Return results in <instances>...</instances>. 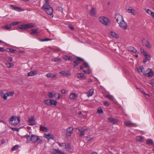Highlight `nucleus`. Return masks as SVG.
<instances>
[{
  "label": "nucleus",
  "mask_w": 154,
  "mask_h": 154,
  "mask_svg": "<svg viewBox=\"0 0 154 154\" xmlns=\"http://www.w3.org/2000/svg\"><path fill=\"white\" fill-rule=\"evenodd\" d=\"M126 10L129 13H131L132 14L135 16L136 15V14L135 13V11L134 9L132 8L131 7H130L128 8H126Z\"/></svg>",
  "instance_id": "obj_12"
},
{
  "label": "nucleus",
  "mask_w": 154,
  "mask_h": 154,
  "mask_svg": "<svg viewBox=\"0 0 154 154\" xmlns=\"http://www.w3.org/2000/svg\"><path fill=\"white\" fill-rule=\"evenodd\" d=\"M57 143L59 146H60L61 147L63 148H64V147H65V146L66 145V143H60L59 142H57Z\"/></svg>",
  "instance_id": "obj_34"
},
{
  "label": "nucleus",
  "mask_w": 154,
  "mask_h": 154,
  "mask_svg": "<svg viewBox=\"0 0 154 154\" xmlns=\"http://www.w3.org/2000/svg\"><path fill=\"white\" fill-rule=\"evenodd\" d=\"M104 104L106 106H108L109 105V103L107 101H104Z\"/></svg>",
  "instance_id": "obj_62"
},
{
  "label": "nucleus",
  "mask_w": 154,
  "mask_h": 154,
  "mask_svg": "<svg viewBox=\"0 0 154 154\" xmlns=\"http://www.w3.org/2000/svg\"><path fill=\"white\" fill-rule=\"evenodd\" d=\"M100 22L105 25H108L110 22L108 19L103 16L100 17L99 18Z\"/></svg>",
  "instance_id": "obj_4"
},
{
  "label": "nucleus",
  "mask_w": 154,
  "mask_h": 154,
  "mask_svg": "<svg viewBox=\"0 0 154 154\" xmlns=\"http://www.w3.org/2000/svg\"><path fill=\"white\" fill-rule=\"evenodd\" d=\"M59 73L64 76H69L70 75V72L68 71H62L60 72Z\"/></svg>",
  "instance_id": "obj_15"
},
{
  "label": "nucleus",
  "mask_w": 154,
  "mask_h": 154,
  "mask_svg": "<svg viewBox=\"0 0 154 154\" xmlns=\"http://www.w3.org/2000/svg\"><path fill=\"white\" fill-rule=\"evenodd\" d=\"M109 34L112 36L113 37L116 38L118 37L117 35L114 32H109Z\"/></svg>",
  "instance_id": "obj_31"
},
{
  "label": "nucleus",
  "mask_w": 154,
  "mask_h": 154,
  "mask_svg": "<svg viewBox=\"0 0 154 154\" xmlns=\"http://www.w3.org/2000/svg\"><path fill=\"white\" fill-rule=\"evenodd\" d=\"M46 76L49 79H53L54 78L57 77V75L55 74H53L52 73H48L46 75Z\"/></svg>",
  "instance_id": "obj_14"
},
{
  "label": "nucleus",
  "mask_w": 154,
  "mask_h": 154,
  "mask_svg": "<svg viewBox=\"0 0 154 154\" xmlns=\"http://www.w3.org/2000/svg\"><path fill=\"white\" fill-rule=\"evenodd\" d=\"M11 25L10 24L9 25H6L4 27H3L2 28H5L6 30H8L10 29L11 27Z\"/></svg>",
  "instance_id": "obj_39"
},
{
  "label": "nucleus",
  "mask_w": 154,
  "mask_h": 154,
  "mask_svg": "<svg viewBox=\"0 0 154 154\" xmlns=\"http://www.w3.org/2000/svg\"><path fill=\"white\" fill-rule=\"evenodd\" d=\"M45 11L48 14L51 15L53 13V10L52 8H49V9L45 10Z\"/></svg>",
  "instance_id": "obj_22"
},
{
  "label": "nucleus",
  "mask_w": 154,
  "mask_h": 154,
  "mask_svg": "<svg viewBox=\"0 0 154 154\" xmlns=\"http://www.w3.org/2000/svg\"><path fill=\"white\" fill-rule=\"evenodd\" d=\"M65 148L68 151H70L72 149L71 146V144L68 143L67 144H66L65 146Z\"/></svg>",
  "instance_id": "obj_28"
},
{
  "label": "nucleus",
  "mask_w": 154,
  "mask_h": 154,
  "mask_svg": "<svg viewBox=\"0 0 154 154\" xmlns=\"http://www.w3.org/2000/svg\"><path fill=\"white\" fill-rule=\"evenodd\" d=\"M37 74V71L36 70H32L28 73L27 76H32Z\"/></svg>",
  "instance_id": "obj_21"
},
{
  "label": "nucleus",
  "mask_w": 154,
  "mask_h": 154,
  "mask_svg": "<svg viewBox=\"0 0 154 154\" xmlns=\"http://www.w3.org/2000/svg\"><path fill=\"white\" fill-rule=\"evenodd\" d=\"M83 72L85 73V74H90V72L88 71L87 70H83Z\"/></svg>",
  "instance_id": "obj_61"
},
{
  "label": "nucleus",
  "mask_w": 154,
  "mask_h": 154,
  "mask_svg": "<svg viewBox=\"0 0 154 154\" xmlns=\"http://www.w3.org/2000/svg\"><path fill=\"white\" fill-rule=\"evenodd\" d=\"M97 112L99 114H102L103 113V109H100L98 110Z\"/></svg>",
  "instance_id": "obj_53"
},
{
  "label": "nucleus",
  "mask_w": 154,
  "mask_h": 154,
  "mask_svg": "<svg viewBox=\"0 0 154 154\" xmlns=\"http://www.w3.org/2000/svg\"><path fill=\"white\" fill-rule=\"evenodd\" d=\"M144 56H145V59L147 61L149 60H150L151 57L150 55H148V54Z\"/></svg>",
  "instance_id": "obj_43"
},
{
  "label": "nucleus",
  "mask_w": 154,
  "mask_h": 154,
  "mask_svg": "<svg viewBox=\"0 0 154 154\" xmlns=\"http://www.w3.org/2000/svg\"><path fill=\"white\" fill-rule=\"evenodd\" d=\"M38 29H33L31 30V31L29 32V33L32 35H36L38 33Z\"/></svg>",
  "instance_id": "obj_20"
},
{
  "label": "nucleus",
  "mask_w": 154,
  "mask_h": 154,
  "mask_svg": "<svg viewBox=\"0 0 154 154\" xmlns=\"http://www.w3.org/2000/svg\"><path fill=\"white\" fill-rule=\"evenodd\" d=\"M76 75L78 78H82V79H86V76L84 75L83 73H77Z\"/></svg>",
  "instance_id": "obj_16"
},
{
  "label": "nucleus",
  "mask_w": 154,
  "mask_h": 154,
  "mask_svg": "<svg viewBox=\"0 0 154 154\" xmlns=\"http://www.w3.org/2000/svg\"><path fill=\"white\" fill-rule=\"evenodd\" d=\"M39 130L45 132H47L48 131V129L47 127L43 126L42 125H41L39 127Z\"/></svg>",
  "instance_id": "obj_24"
},
{
  "label": "nucleus",
  "mask_w": 154,
  "mask_h": 154,
  "mask_svg": "<svg viewBox=\"0 0 154 154\" xmlns=\"http://www.w3.org/2000/svg\"><path fill=\"white\" fill-rule=\"evenodd\" d=\"M7 66L9 68L11 67L14 66V64L12 63H6Z\"/></svg>",
  "instance_id": "obj_45"
},
{
  "label": "nucleus",
  "mask_w": 154,
  "mask_h": 154,
  "mask_svg": "<svg viewBox=\"0 0 154 154\" xmlns=\"http://www.w3.org/2000/svg\"><path fill=\"white\" fill-rule=\"evenodd\" d=\"M6 51L8 52H10L11 53H14L15 54L17 53V51L15 49H13L11 48H8Z\"/></svg>",
  "instance_id": "obj_27"
},
{
  "label": "nucleus",
  "mask_w": 154,
  "mask_h": 154,
  "mask_svg": "<svg viewBox=\"0 0 154 154\" xmlns=\"http://www.w3.org/2000/svg\"><path fill=\"white\" fill-rule=\"evenodd\" d=\"M150 84L151 85L154 84V79H152L150 80Z\"/></svg>",
  "instance_id": "obj_60"
},
{
  "label": "nucleus",
  "mask_w": 154,
  "mask_h": 154,
  "mask_svg": "<svg viewBox=\"0 0 154 154\" xmlns=\"http://www.w3.org/2000/svg\"><path fill=\"white\" fill-rule=\"evenodd\" d=\"M12 129L13 131H18L19 130V128H12Z\"/></svg>",
  "instance_id": "obj_57"
},
{
  "label": "nucleus",
  "mask_w": 154,
  "mask_h": 154,
  "mask_svg": "<svg viewBox=\"0 0 154 154\" xmlns=\"http://www.w3.org/2000/svg\"><path fill=\"white\" fill-rule=\"evenodd\" d=\"M7 92L5 94L3 97V98L5 100H6L7 99V97H8L7 96Z\"/></svg>",
  "instance_id": "obj_50"
},
{
  "label": "nucleus",
  "mask_w": 154,
  "mask_h": 154,
  "mask_svg": "<svg viewBox=\"0 0 154 154\" xmlns=\"http://www.w3.org/2000/svg\"><path fill=\"white\" fill-rule=\"evenodd\" d=\"M73 130L72 127H69L66 130V136H70Z\"/></svg>",
  "instance_id": "obj_11"
},
{
  "label": "nucleus",
  "mask_w": 154,
  "mask_h": 154,
  "mask_svg": "<svg viewBox=\"0 0 154 154\" xmlns=\"http://www.w3.org/2000/svg\"><path fill=\"white\" fill-rule=\"evenodd\" d=\"M5 143V140L4 139H3L1 140V143L2 144Z\"/></svg>",
  "instance_id": "obj_64"
},
{
  "label": "nucleus",
  "mask_w": 154,
  "mask_h": 154,
  "mask_svg": "<svg viewBox=\"0 0 154 154\" xmlns=\"http://www.w3.org/2000/svg\"><path fill=\"white\" fill-rule=\"evenodd\" d=\"M18 24V22H14L11 24V26L16 25Z\"/></svg>",
  "instance_id": "obj_58"
},
{
  "label": "nucleus",
  "mask_w": 154,
  "mask_h": 154,
  "mask_svg": "<svg viewBox=\"0 0 154 154\" xmlns=\"http://www.w3.org/2000/svg\"><path fill=\"white\" fill-rule=\"evenodd\" d=\"M60 94L58 93H56L54 94V96L56 98V99H59L60 98Z\"/></svg>",
  "instance_id": "obj_38"
},
{
  "label": "nucleus",
  "mask_w": 154,
  "mask_h": 154,
  "mask_svg": "<svg viewBox=\"0 0 154 154\" xmlns=\"http://www.w3.org/2000/svg\"><path fill=\"white\" fill-rule=\"evenodd\" d=\"M28 124L29 125L32 126L35 125L34 117L32 116L29 119L28 121Z\"/></svg>",
  "instance_id": "obj_9"
},
{
  "label": "nucleus",
  "mask_w": 154,
  "mask_h": 154,
  "mask_svg": "<svg viewBox=\"0 0 154 154\" xmlns=\"http://www.w3.org/2000/svg\"><path fill=\"white\" fill-rule=\"evenodd\" d=\"M152 11L150 10L149 9H147L146 11V12L148 14H149L151 15V12H152Z\"/></svg>",
  "instance_id": "obj_55"
},
{
  "label": "nucleus",
  "mask_w": 154,
  "mask_h": 154,
  "mask_svg": "<svg viewBox=\"0 0 154 154\" xmlns=\"http://www.w3.org/2000/svg\"><path fill=\"white\" fill-rule=\"evenodd\" d=\"M146 143L149 145H153L154 144L153 142L152 139H149L146 140Z\"/></svg>",
  "instance_id": "obj_26"
},
{
  "label": "nucleus",
  "mask_w": 154,
  "mask_h": 154,
  "mask_svg": "<svg viewBox=\"0 0 154 154\" xmlns=\"http://www.w3.org/2000/svg\"><path fill=\"white\" fill-rule=\"evenodd\" d=\"M63 59L66 60H71L74 59L70 56H67V55H65L63 56Z\"/></svg>",
  "instance_id": "obj_33"
},
{
  "label": "nucleus",
  "mask_w": 154,
  "mask_h": 154,
  "mask_svg": "<svg viewBox=\"0 0 154 154\" xmlns=\"http://www.w3.org/2000/svg\"><path fill=\"white\" fill-rule=\"evenodd\" d=\"M77 129H78L79 131L80 132L79 136L82 137L85 135V132L87 130L88 128L86 126H84L82 127L77 128Z\"/></svg>",
  "instance_id": "obj_6"
},
{
  "label": "nucleus",
  "mask_w": 154,
  "mask_h": 154,
  "mask_svg": "<svg viewBox=\"0 0 154 154\" xmlns=\"http://www.w3.org/2000/svg\"><path fill=\"white\" fill-rule=\"evenodd\" d=\"M44 134L45 135V137L48 140L50 139H54V137L50 134H46V133H45Z\"/></svg>",
  "instance_id": "obj_19"
},
{
  "label": "nucleus",
  "mask_w": 154,
  "mask_h": 154,
  "mask_svg": "<svg viewBox=\"0 0 154 154\" xmlns=\"http://www.w3.org/2000/svg\"><path fill=\"white\" fill-rule=\"evenodd\" d=\"M140 52L144 56L146 55L147 54V53L145 52L144 49L142 48L140 49Z\"/></svg>",
  "instance_id": "obj_44"
},
{
  "label": "nucleus",
  "mask_w": 154,
  "mask_h": 154,
  "mask_svg": "<svg viewBox=\"0 0 154 154\" xmlns=\"http://www.w3.org/2000/svg\"><path fill=\"white\" fill-rule=\"evenodd\" d=\"M18 146L17 145L14 146L11 149V150L12 151H13L14 150H17L18 148Z\"/></svg>",
  "instance_id": "obj_42"
},
{
  "label": "nucleus",
  "mask_w": 154,
  "mask_h": 154,
  "mask_svg": "<svg viewBox=\"0 0 154 154\" xmlns=\"http://www.w3.org/2000/svg\"><path fill=\"white\" fill-rule=\"evenodd\" d=\"M120 27L125 30L127 29L128 26L124 20V19L121 20V22L118 23Z\"/></svg>",
  "instance_id": "obj_8"
},
{
  "label": "nucleus",
  "mask_w": 154,
  "mask_h": 154,
  "mask_svg": "<svg viewBox=\"0 0 154 154\" xmlns=\"http://www.w3.org/2000/svg\"><path fill=\"white\" fill-rule=\"evenodd\" d=\"M20 119L19 117L13 116L10 119L9 122L11 124L14 125H16L20 123Z\"/></svg>",
  "instance_id": "obj_2"
},
{
  "label": "nucleus",
  "mask_w": 154,
  "mask_h": 154,
  "mask_svg": "<svg viewBox=\"0 0 154 154\" xmlns=\"http://www.w3.org/2000/svg\"><path fill=\"white\" fill-rule=\"evenodd\" d=\"M57 102L56 100H51V105H54V106H55L57 105Z\"/></svg>",
  "instance_id": "obj_40"
},
{
  "label": "nucleus",
  "mask_w": 154,
  "mask_h": 154,
  "mask_svg": "<svg viewBox=\"0 0 154 154\" xmlns=\"http://www.w3.org/2000/svg\"><path fill=\"white\" fill-rule=\"evenodd\" d=\"M14 91H8L7 92V96L8 97L13 96L14 95Z\"/></svg>",
  "instance_id": "obj_37"
},
{
  "label": "nucleus",
  "mask_w": 154,
  "mask_h": 154,
  "mask_svg": "<svg viewBox=\"0 0 154 154\" xmlns=\"http://www.w3.org/2000/svg\"><path fill=\"white\" fill-rule=\"evenodd\" d=\"M89 96H91L93 94V90H89Z\"/></svg>",
  "instance_id": "obj_54"
},
{
  "label": "nucleus",
  "mask_w": 154,
  "mask_h": 154,
  "mask_svg": "<svg viewBox=\"0 0 154 154\" xmlns=\"http://www.w3.org/2000/svg\"><path fill=\"white\" fill-rule=\"evenodd\" d=\"M83 65L84 67H89V65L88 63L85 62L84 61V63H83Z\"/></svg>",
  "instance_id": "obj_48"
},
{
  "label": "nucleus",
  "mask_w": 154,
  "mask_h": 154,
  "mask_svg": "<svg viewBox=\"0 0 154 154\" xmlns=\"http://www.w3.org/2000/svg\"><path fill=\"white\" fill-rule=\"evenodd\" d=\"M96 14V10L95 8H92L90 11V15L91 16H94Z\"/></svg>",
  "instance_id": "obj_23"
},
{
  "label": "nucleus",
  "mask_w": 154,
  "mask_h": 154,
  "mask_svg": "<svg viewBox=\"0 0 154 154\" xmlns=\"http://www.w3.org/2000/svg\"><path fill=\"white\" fill-rule=\"evenodd\" d=\"M48 96L49 97L52 98L54 96V95H53L52 93L51 92H49L48 94Z\"/></svg>",
  "instance_id": "obj_49"
},
{
  "label": "nucleus",
  "mask_w": 154,
  "mask_h": 154,
  "mask_svg": "<svg viewBox=\"0 0 154 154\" xmlns=\"http://www.w3.org/2000/svg\"><path fill=\"white\" fill-rule=\"evenodd\" d=\"M125 124L126 126L129 127L133 125L134 124L130 121H128L125 122Z\"/></svg>",
  "instance_id": "obj_29"
},
{
  "label": "nucleus",
  "mask_w": 154,
  "mask_h": 154,
  "mask_svg": "<svg viewBox=\"0 0 154 154\" xmlns=\"http://www.w3.org/2000/svg\"><path fill=\"white\" fill-rule=\"evenodd\" d=\"M108 119L113 124H115L116 122V121L115 119L112 117L108 118Z\"/></svg>",
  "instance_id": "obj_30"
},
{
  "label": "nucleus",
  "mask_w": 154,
  "mask_h": 154,
  "mask_svg": "<svg viewBox=\"0 0 154 154\" xmlns=\"http://www.w3.org/2000/svg\"><path fill=\"white\" fill-rule=\"evenodd\" d=\"M136 140L137 141H139L140 142H142L143 141V139L140 136H137L136 137Z\"/></svg>",
  "instance_id": "obj_35"
},
{
  "label": "nucleus",
  "mask_w": 154,
  "mask_h": 154,
  "mask_svg": "<svg viewBox=\"0 0 154 154\" xmlns=\"http://www.w3.org/2000/svg\"><path fill=\"white\" fill-rule=\"evenodd\" d=\"M144 69V68L143 67H140V68H138L137 69V70L138 72H145L144 71H143V70Z\"/></svg>",
  "instance_id": "obj_41"
},
{
  "label": "nucleus",
  "mask_w": 154,
  "mask_h": 154,
  "mask_svg": "<svg viewBox=\"0 0 154 154\" xmlns=\"http://www.w3.org/2000/svg\"><path fill=\"white\" fill-rule=\"evenodd\" d=\"M93 139V138H92L90 137L87 136L86 137V139L88 141H90Z\"/></svg>",
  "instance_id": "obj_47"
},
{
  "label": "nucleus",
  "mask_w": 154,
  "mask_h": 154,
  "mask_svg": "<svg viewBox=\"0 0 154 154\" xmlns=\"http://www.w3.org/2000/svg\"><path fill=\"white\" fill-rule=\"evenodd\" d=\"M7 61L9 62H11L13 61L12 58L10 57H7Z\"/></svg>",
  "instance_id": "obj_51"
},
{
  "label": "nucleus",
  "mask_w": 154,
  "mask_h": 154,
  "mask_svg": "<svg viewBox=\"0 0 154 154\" xmlns=\"http://www.w3.org/2000/svg\"><path fill=\"white\" fill-rule=\"evenodd\" d=\"M6 51V50L4 48L0 47V51L4 52Z\"/></svg>",
  "instance_id": "obj_56"
},
{
  "label": "nucleus",
  "mask_w": 154,
  "mask_h": 154,
  "mask_svg": "<svg viewBox=\"0 0 154 154\" xmlns=\"http://www.w3.org/2000/svg\"><path fill=\"white\" fill-rule=\"evenodd\" d=\"M49 8H52L50 7L49 4V3H45L42 8V9H43L45 11L48 9Z\"/></svg>",
  "instance_id": "obj_17"
},
{
  "label": "nucleus",
  "mask_w": 154,
  "mask_h": 154,
  "mask_svg": "<svg viewBox=\"0 0 154 154\" xmlns=\"http://www.w3.org/2000/svg\"><path fill=\"white\" fill-rule=\"evenodd\" d=\"M52 60L55 62H58L61 60V59L60 58H54L52 59Z\"/></svg>",
  "instance_id": "obj_46"
},
{
  "label": "nucleus",
  "mask_w": 154,
  "mask_h": 154,
  "mask_svg": "<svg viewBox=\"0 0 154 154\" xmlns=\"http://www.w3.org/2000/svg\"><path fill=\"white\" fill-rule=\"evenodd\" d=\"M34 24L30 23L27 24H23L20 25V26L16 28V29L17 30L21 29L22 30H25L27 29L28 28H30L34 27Z\"/></svg>",
  "instance_id": "obj_3"
},
{
  "label": "nucleus",
  "mask_w": 154,
  "mask_h": 154,
  "mask_svg": "<svg viewBox=\"0 0 154 154\" xmlns=\"http://www.w3.org/2000/svg\"><path fill=\"white\" fill-rule=\"evenodd\" d=\"M44 101L45 102V104L48 106H51V100L50 99H48L46 100H44Z\"/></svg>",
  "instance_id": "obj_32"
},
{
  "label": "nucleus",
  "mask_w": 154,
  "mask_h": 154,
  "mask_svg": "<svg viewBox=\"0 0 154 154\" xmlns=\"http://www.w3.org/2000/svg\"><path fill=\"white\" fill-rule=\"evenodd\" d=\"M11 6L12 7V8L16 11H21V8H20L15 7L12 5Z\"/></svg>",
  "instance_id": "obj_36"
},
{
  "label": "nucleus",
  "mask_w": 154,
  "mask_h": 154,
  "mask_svg": "<svg viewBox=\"0 0 154 154\" xmlns=\"http://www.w3.org/2000/svg\"><path fill=\"white\" fill-rule=\"evenodd\" d=\"M69 97L72 99L75 100L77 98V96L75 94L72 93L69 95Z\"/></svg>",
  "instance_id": "obj_25"
},
{
  "label": "nucleus",
  "mask_w": 154,
  "mask_h": 154,
  "mask_svg": "<svg viewBox=\"0 0 154 154\" xmlns=\"http://www.w3.org/2000/svg\"><path fill=\"white\" fill-rule=\"evenodd\" d=\"M147 73H145V72H143V75L147 77H152L154 75V72L151 69L148 68L146 71Z\"/></svg>",
  "instance_id": "obj_7"
},
{
  "label": "nucleus",
  "mask_w": 154,
  "mask_h": 154,
  "mask_svg": "<svg viewBox=\"0 0 154 154\" xmlns=\"http://www.w3.org/2000/svg\"><path fill=\"white\" fill-rule=\"evenodd\" d=\"M57 10H58V11H63V9H62V8L60 6L57 7Z\"/></svg>",
  "instance_id": "obj_52"
},
{
  "label": "nucleus",
  "mask_w": 154,
  "mask_h": 154,
  "mask_svg": "<svg viewBox=\"0 0 154 154\" xmlns=\"http://www.w3.org/2000/svg\"><path fill=\"white\" fill-rule=\"evenodd\" d=\"M84 62V60L83 58L78 57H75L73 61V63H74V64L73 65L74 67L75 68L78 66L80 64V62Z\"/></svg>",
  "instance_id": "obj_5"
},
{
  "label": "nucleus",
  "mask_w": 154,
  "mask_h": 154,
  "mask_svg": "<svg viewBox=\"0 0 154 154\" xmlns=\"http://www.w3.org/2000/svg\"><path fill=\"white\" fill-rule=\"evenodd\" d=\"M128 49L129 51H132L135 54H138V53L137 50L133 47L129 46L128 47Z\"/></svg>",
  "instance_id": "obj_13"
},
{
  "label": "nucleus",
  "mask_w": 154,
  "mask_h": 154,
  "mask_svg": "<svg viewBox=\"0 0 154 154\" xmlns=\"http://www.w3.org/2000/svg\"><path fill=\"white\" fill-rule=\"evenodd\" d=\"M68 27L71 30H73L74 29V28L72 25H69Z\"/></svg>",
  "instance_id": "obj_59"
},
{
  "label": "nucleus",
  "mask_w": 154,
  "mask_h": 154,
  "mask_svg": "<svg viewBox=\"0 0 154 154\" xmlns=\"http://www.w3.org/2000/svg\"><path fill=\"white\" fill-rule=\"evenodd\" d=\"M142 44L143 45H145L148 48H150L151 47L150 45L149 42L145 38H143L142 40Z\"/></svg>",
  "instance_id": "obj_10"
},
{
  "label": "nucleus",
  "mask_w": 154,
  "mask_h": 154,
  "mask_svg": "<svg viewBox=\"0 0 154 154\" xmlns=\"http://www.w3.org/2000/svg\"><path fill=\"white\" fill-rule=\"evenodd\" d=\"M24 137L27 139V143L30 142L35 143L38 141V143H41L42 142V140L39 138V137L35 134H31V136H30L29 135L26 134Z\"/></svg>",
  "instance_id": "obj_1"
},
{
  "label": "nucleus",
  "mask_w": 154,
  "mask_h": 154,
  "mask_svg": "<svg viewBox=\"0 0 154 154\" xmlns=\"http://www.w3.org/2000/svg\"><path fill=\"white\" fill-rule=\"evenodd\" d=\"M115 18L116 19L117 22L118 23H119V20H123V18L122 16L119 14H117L115 15Z\"/></svg>",
  "instance_id": "obj_18"
},
{
  "label": "nucleus",
  "mask_w": 154,
  "mask_h": 154,
  "mask_svg": "<svg viewBox=\"0 0 154 154\" xmlns=\"http://www.w3.org/2000/svg\"><path fill=\"white\" fill-rule=\"evenodd\" d=\"M61 93L62 94H64L66 93V90L65 89H62L61 91Z\"/></svg>",
  "instance_id": "obj_63"
}]
</instances>
